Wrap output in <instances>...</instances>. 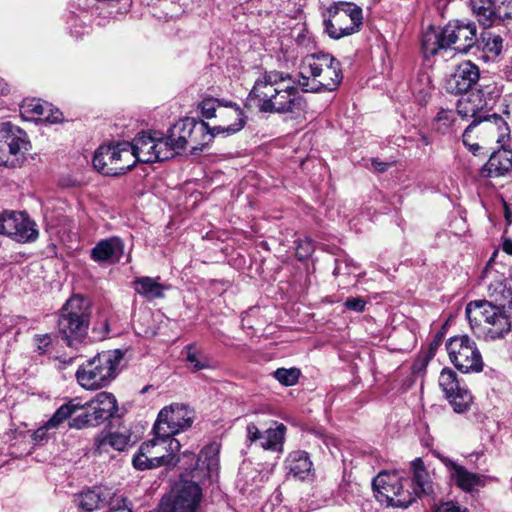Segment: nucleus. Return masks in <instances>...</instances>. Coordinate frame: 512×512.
Instances as JSON below:
<instances>
[{
  "label": "nucleus",
  "instance_id": "1",
  "mask_svg": "<svg viewBox=\"0 0 512 512\" xmlns=\"http://www.w3.org/2000/svg\"><path fill=\"white\" fill-rule=\"evenodd\" d=\"M248 100L264 113H299L305 107V100L292 76L276 70L265 72L256 79Z\"/></svg>",
  "mask_w": 512,
  "mask_h": 512
},
{
  "label": "nucleus",
  "instance_id": "2",
  "mask_svg": "<svg viewBox=\"0 0 512 512\" xmlns=\"http://www.w3.org/2000/svg\"><path fill=\"white\" fill-rule=\"evenodd\" d=\"M413 480L399 471L380 472L372 482L377 500L387 507L407 508L417 497L430 493L432 486L421 458L411 462Z\"/></svg>",
  "mask_w": 512,
  "mask_h": 512
},
{
  "label": "nucleus",
  "instance_id": "3",
  "mask_svg": "<svg viewBox=\"0 0 512 512\" xmlns=\"http://www.w3.org/2000/svg\"><path fill=\"white\" fill-rule=\"evenodd\" d=\"M477 42L474 23L455 20L443 28L429 27L422 34L421 48L425 58L441 50L452 49L459 53L468 52Z\"/></svg>",
  "mask_w": 512,
  "mask_h": 512
},
{
  "label": "nucleus",
  "instance_id": "4",
  "mask_svg": "<svg viewBox=\"0 0 512 512\" xmlns=\"http://www.w3.org/2000/svg\"><path fill=\"white\" fill-rule=\"evenodd\" d=\"M471 330L485 341L504 338L511 331L507 309L485 301H471L465 308Z\"/></svg>",
  "mask_w": 512,
  "mask_h": 512
},
{
  "label": "nucleus",
  "instance_id": "5",
  "mask_svg": "<svg viewBox=\"0 0 512 512\" xmlns=\"http://www.w3.org/2000/svg\"><path fill=\"white\" fill-rule=\"evenodd\" d=\"M299 84L305 92L334 91L342 81L340 62L330 54L308 56L302 65Z\"/></svg>",
  "mask_w": 512,
  "mask_h": 512
},
{
  "label": "nucleus",
  "instance_id": "6",
  "mask_svg": "<svg viewBox=\"0 0 512 512\" xmlns=\"http://www.w3.org/2000/svg\"><path fill=\"white\" fill-rule=\"evenodd\" d=\"M90 318L89 299L81 295H73L66 301L58 318V331L67 346L77 348L85 341Z\"/></svg>",
  "mask_w": 512,
  "mask_h": 512
},
{
  "label": "nucleus",
  "instance_id": "7",
  "mask_svg": "<svg viewBox=\"0 0 512 512\" xmlns=\"http://www.w3.org/2000/svg\"><path fill=\"white\" fill-rule=\"evenodd\" d=\"M123 358L122 351L106 350L83 363L76 371L79 385L86 390L107 387L117 376V368Z\"/></svg>",
  "mask_w": 512,
  "mask_h": 512
},
{
  "label": "nucleus",
  "instance_id": "8",
  "mask_svg": "<svg viewBox=\"0 0 512 512\" xmlns=\"http://www.w3.org/2000/svg\"><path fill=\"white\" fill-rule=\"evenodd\" d=\"M180 442L169 436L154 433V438L143 442L132 459L137 470H148L161 466H175L179 461L176 453L180 450Z\"/></svg>",
  "mask_w": 512,
  "mask_h": 512
},
{
  "label": "nucleus",
  "instance_id": "9",
  "mask_svg": "<svg viewBox=\"0 0 512 512\" xmlns=\"http://www.w3.org/2000/svg\"><path fill=\"white\" fill-rule=\"evenodd\" d=\"M362 22V9L358 5L340 1L328 8L324 28L330 38L337 40L358 32Z\"/></svg>",
  "mask_w": 512,
  "mask_h": 512
},
{
  "label": "nucleus",
  "instance_id": "10",
  "mask_svg": "<svg viewBox=\"0 0 512 512\" xmlns=\"http://www.w3.org/2000/svg\"><path fill=\"white\" fill-rule=\"evenodd\" d=\"M129 142L102 145L94 153L92 164L95 170L106 176L124 174L135 166V159L129 151Z\"/></svg>",
  "mask_w": 512,
  "mask_h": 512
},
{
  "label": "nucleus",
  "instance_id": "11",
  "mask_svg": "<svg viewBox=\"0 0 512 512\" xmlns=\"http://www.w3.org/2000/svg\"><path fill=\"white\" fill-rule=\"evenodd\" d=\"M451 363L463 373L481 372L483 370L482 355L477 344L467 335L454 336L446 343Z\"/></svg>",
  "mask_w": 512,
  "mask_h": 512
},
{
  "label": "nucleus",
  "instance_id": "12",
  "mask_svg": "<svg viewBox=\"0 0 512 512\" xmlns=\"http://www.w3.org/2000/svg\"><path fill=\"white\" fill-rule=\"evenodd\" d=\"M0 234L19 243H31L38 239L39 230L25 211L4 210L0 213Z\"/></svg>",
  "mask_w": 512,
  "mask_h": 512
},
{
  "label": "nucleus",
  "instance_id": "13",
  "mask_svg": "<svg viewBox=\"0 0 512 512\" xmlns=\"http://www.w3.org/2000/svg\"><path fill=\"white\" fill-rule=\"evenodd\" d=\"M27 134L10 122L0 123V165L15 166L29 150Z\"/></svg>",
  "mask_w": 512,
  "mask_h": 512
},
{
  "label": "nucleus",
  "instance_id": "14",
  "mask_svg": "<svg viewBox=\"0 0 512 512\" xmlns=\"http://www.w3.org/2000/svg\"><path fill=\"white\" fill-rule=\"evenodd\" d=\"M195 418V412L188 406L173 403L160 410L153 432L161 436L173 435L190 428Z\"/></svg>",
  "mask_w": 512,
  "mask_h": 512
},
{
  "label": "nucleus",
  "instance_id": "15",
  "mask_svg": "<svg viewBox=\"0 0 512 512\" xmlns=\"http://www.w3.org/2000/svg\"><path fill=\"white\" fill-rule=\"evenodd\" d=\"M129 151L132 153L135 164L137 162L153 163L172 158V148L165 137L156 134L141 133L133 142H129Z\"/></svg>",
  "mask_w": 512,
  "mask_h": 512
},
{
  "label": "nucleus",
  "instance_id": "16",
  "mask_svg": "<svg viewBox=\"0 0 512 512\" xmlns=\"http://www.w3.org/2000/svg\"><path fill=\"white\" fill-rule=\"evenodd\" d=\"M202 498L200 486L193 481H181L171 495L162 498L159 512H198Z\"/></svg>",
  "mask_w": 512,
  "mask_h": 512
},
{
  "label": "nucleus",
  "instance_id": "17",
  "mask_svg": "<svg viewBox=\"0 0 512 512\" xmlns=\"http://www.w3.org/2000/svg\"><path fill=\"white\" fill-rule=\"evenodd\" d=\"M197 135L209 136L208 124L201 121L196 122L193 118L179 120L170 130L166 138L172 148V157L179 154L189 144L193 150H202L198 147Z\"/></svg>",
  "mask_w": 512,
  "mask_h": 512
},
{
  "label": "nucleus",
  "instance_id": "18",
  "mask_svg": "<svg viewBox=\"0 0 512 512\" xmlns=\"http://www.w3.org/2000/svg\"><path fill=\"white\" fill-rule=\"evenodd\" d=\"M489 103L483 97L481 90L471 92L467 97L461 98L457 103V114L463 119L473 118L472 123L466 128L464 136L477 124L486 121L495 124L497 127L505 125L502 117L497 114L484 115L483 111Z\"/></svg>",
  "mask_w": 512,
  "mask_h": 512
},
{
  "label": "nucleus",
  "instance_id": "19",
  "mask_svg": "<svg viewBox=\"0 0 512 512\" xmlns=\"http://www.w3.org/2000/svg\"><path fill=\"white\" fill-rule=\"evenodd\" d=\"M287 428L282 423H275V427H269L264 432L254 423H249L246 427L247 440L250 443H259V447L264 450L282 453Z\"/></svg>",
  "mask_w": 512,
  "mask_h": 512
},
{
  "label": "nucleus",
  "instance_id": "20",
  "mask_svg": "<svg viewBox=\"0 0 512 512\" xmlns=\"http://www.w3.org/2000/svg\"><path fill=\"white\" fill-rule=\"evenodd\" d=\"M479 78L478 66L471 61H464L446 78L445 89L452 94L466 93L477 84Z\"/></svg>",
  "mask_w": 512,
  "mask_h": 512
},
{
  "label": "nucleus",
  "instance_id": "21",
  "mask_svg": "<svg viewBox=\"0 0 512 512\" xmlns=\"http://www.w3.org/2000/svg\"><path fill=\"white\" fill-rule=\"evenodd\" d=\"M220 124L208 126L209 139L219 134L231 135L240 131L245 124V116L239 105L233 101H226L222 109H219Z\"/></svg>",
  "mask_w": 512,
  "mask_h": 512
},
{
  "label": "nucleus",
  "instance_id": "22",
  "mask_svg": "<svg viewBox=\"0 0 512 512\" xmlns=\"http://www.w3.org/2000/svg\"><path fill=\"white\" fill-rule=\"evenodd\" d=\"M449 471L452 481L465 492H472L485 485L486 476L468 471L449 458H441Z\"/></svg>",
  "mask_w": 512,
  "mask_h": 512
},
{
  "label": "nucleus",
  "instance_id": "23",
  "mask_svg": "<svg viewBox=\"0 0 512 512\" xmlns=\"http://www.w3.org/2000/svg\"><path fill=\"white\" fill-rule=\"evenodd\" d=\"M487 286L488 300L491 305H497L502 308L512 310V288L507 285L503 275H494L489 278Z\"/></svg>",
  "mask_w": 512,
  "mask_h": 512
},
{
  "label": "nucleus",
  "instance_id": "24",
  "mask_svg": "<svg viewBox=\"0 0 512 512\" xmlns=\"http://www.w3.org/2000/svg\"><path fill=\"white\" fill-rule=\"evenodd\" d=\"M23 115H31L33 120H44L50 123H59L63 119L60 111H53L48 103H42L39 99L24 100L20 106Z\"/></svg>",
  "mask_w": 512,
  "mask_h": 512
},
{
  "label": "nucleus",
  "instance_id": "25",
  "mask_svg": "<svg viewBox=\"0 0 512 512\" xmlns=\"http://www.w3.org/2000/svg\"><path fill=\"white\" fill-rule=\"evenodd\" d=\"M114 493L111 489L104 486H95L79 494L78 506L86 511L93 512L103 505L108 504Z\"/></svg>",
  "mask_w": 512,
  "mask_h": 512
},
{
  "label": "nucleus",
  "instance_id": "26",
  "mask_svg": "<svg viewBox=\"0 0 512 512\" xmlns=\"http://www.w3.org/2000/svg\"><path fill=\"white\" fill-rule=\"evenodd\" d=\"M512 169V150L499 149L493 152L483 166L481 174L486 177H499Z\"/></svg>",
  "mask_w": 512,
  "mask_h": 512
},
{
  "label": "nucleus",
  "instance_id": "27",
  "mask_svg": "<svg viewBox=\"0 0 512 512\" xmlns=\"http://www.w3.org/2000/svg\"><path fill=\"white\" fill-rule=\"evenodd\" d=\"M82 405L93 410L101 423L113 417L118 410L117 400L109 392H100L92 400L82 403Z\"/></svg>",
  "mask_w": 512,
  "mask_h": 512
},
{
  "label": "nucleus",
  "instance_id": "28",
  "mask_svg": "<svg viewBox=\"0 0 512 512\" xmlns=\"http://www.w3.org/2000/svg\"><path fill=\"white\" fill-rule=\"evenodd\" d=\"M312 461L307 452L293 451L285 460V469L288 474L301 480L307 478L312 472Z\"/></svg>",
  "mask_w": 512,
  "mask_h": 512
},
{
  "label": "nucleus",
  "instance_id": "29",
  "mask_svg": "<svg viewBox=\"0 0 512 512\" xmlns=\"http://www.w3.org/2000/svg\"><path fill=\"white\" fill-rule=\"evenodd\" d=\"M123 252V243L117 237L100 241L91 251V258L96 262L118 260Z\"/></svg>",
  "mask_w": 512,
  "mask_h": 512
},
{
  "label": "nucleus",
  "instance_id": "30",
  "mask_svg": "<svg viewBox=\"0 0 512 512\" xmlns=\"http://www.w3.org/2000/svg\"><path fill=\"white\" fill-rule=\"evenodd\" d=\"M133 286L139 295L147 300H154L164 297L165 285L158 281V278L147 276L138 277L133 281Z\"/></svg>",
  "mask_w": 512,
  "mask_h": 512
},
{
  "label": "nucleus",
  "instance_id": "31",
  "mask_svg": "<svg viewBox=\"0 0 512 512\" xmlns=\"http://www.w3.org/2000/svg\"><path fill=\"white\" fill-rule=\"evenodd\" d=\"M470 6L477 17L479 23L483 26H490L497 10L492 0H470Z\"/></svg>",
  "mask_w": 512,
  "mask_h": 512
},
{
  "label": "nucleus",
  "instance_id": "32",
  "mask_svg": "<svg viewBox=\"0 0 512 512\" xmlns=\"http://www.w3.org/2000/svg\"><path fill=\"white\" fill-rule=\"evenodd\" d=\"M84 408L85 405H82L78 398H74L56 410L53 416L48 420L47 426L55 428L72 416L77 410Z\"/></svg>",
  "mask_w": 512,
  "mask_h": 512
},
{
  "label": "nucleus",
  "instance_id": "33",
  "mask_svg": "<svg viewBox=\"0 0 512 512\" xmlns=\"http://www.w3.org/2000/svg\"><path fill=\"white\" fill-rule=\"evenodd\" d=\"M186 350V360L190 364V368L193 371H200L212 367L210 358L203 354L201 351L197 350L194 344H189L186 347Z\"/></svg>",
  "mask_w": 512,
  "mask_h": 512
},
{
  "label": "nucleus",
  "instance_id": "34",
  "mask_svg": "<svg viewBox=\"0 0 512 512\" xmlns=\"http://www.w3.org/2000/svg\"><path fill=\"white\" fill-rule=\"evenodd\" d=\"M439 385L446 397L448 394H453L464 387V385H461L458 380L456 372L450 368H444L441 371L439 376Z\"/></svg>",
  "mask_w": 512,
  "mask_h": 512
},
{
  "label": "nucleus",
  "instance_id": "35",
  "mask_svg": "<svg viewBox=\"0 0 512 512\" xmlns=\"http://www.w3.org/2000/svg\"><path fill=\"white\" fill-rule=\"evenodd\" d=\"M446 398L457 413L466 412L472 403V396L465 386L453 394H448Z\"/></svg>",
  "mask_w": 512,
  "mask_h": 512
},
{
  "label": "nucleus",
  "instance_id": "36",
  "mask_svg": "<svg viewBox=\"0 0 512 512\" xmlns=\"http://www.w3.org/2000/svg\"><path fill=\"white\" fill-rule=\"evenodd\" d=\"M226 101L224 99L204 97L198 104L201 116L206 119L218 117L219 109H222Z\"/></svg>",
  "mask_w": 512,
  "mask_h": 512
},
{
  "label": "nucleus",
  "instance_id": "37",
  "mask_svg": "<svg viewBox=\"0 0 512 512\" xmlns=\"http://www.w3.org/2000/svg\"><path fill=\"white\" fill-rule=\"evenodd\" d=\"M481 41L484 52L494 57L500 55L503 48V39L500 35L486 31L482 33Z\"/></svg>",
  "mask_w": 512,
  "mask_h": 512
},
{
  "label": "nucleus",
  "instance_id": "38",
  "mask_svg": "<svg viewBox=\"0 0 512 512\" xmlns=\"http://www.w3.org/2000/svg\"><path fill=\"white\" fill-rule=\"evenodd\" d=\"M218 462V449L216 446L210 445L201 450L196 467H206L209 471H213L217 469Z\"/></svg>",
  "mask_w": 512,
  "mask_h": 512
},
{
  "label": "nucleus",
  "instance_id": "39",
  "mask_svg": "<svg viewBox=\"0 0 512 512\" xmlns=\"http://www.w3.org/2000/svg\"><path fill=\"white\" fill-rule=\"evenodd\" d=\"M129 437L121 433H110L103 437L99 442V447H112L117 451H123L128 445Z\"/></svg>",
  "mask_w": 512,
  "mask_h": 512
},
{
  "label": "nucleus",
  "instance_id": "40",
  "mask_svg": "<svg viewBox=\"0 0 512 512\" xmlns=\"http://www.w3.org/2000/svg\"><path fill=\"white\" fill-rule=\"evenodd\" d=\"M87 409V411L75 416L72 419L70 423L71 427L81 429L84 427H95L101 423L100 420L96 418L94 411L90 410V408Z\"/></svg>",
  "mask_w": 512,
  "mask_h": 512
},
{
  "label": "nucleus",
  "instance_id": "41",
  "mask_svg": "<svg viewBox=\"0 0 512 512\" xmlns=\"http://www.w3.org/2000/svg\"><path fill=\"white\" fill-rule=\"evenodd\" d=\"M455 121V114L450 109H440L437 113L434 122L436 130L440 133H446Z\"/></svg>",
  "mask_w": 512,
  "mask_h": 512
},
{
  "label": "nucleus",
  "instance_id": "42",
  "mask_svg": "<svg viewBox=\"0 0 512 512\" xmlns=\"http://www.w3.org/2000/svg\"><path fill=\"white\" fill-rule=\"evenodd\" d=\"M300 371L297 368H278L274 372V377L285 386H293L297 383Z\"/></svg>",
  "mask_w": 512,
  "mask_h": 512
},
{
  "label": "nucleus",
  "instance_id": "43",
  "mask_svg": "<svg viewBox=\"0 0 512 512\" xmlns=\"http://www.w3.org/2000/svg\"><path fill=\"white\" fill-rule=\"evenodd\" d=\"M109 509L107 512H133L131 503L127 498L121 495H113L108 502Z\"/></svg>",
  "mask_w": 512,
  "mask_h": 512
},
{
  "label": "nucleus",
  "instance_id": "44",
  "mask_svg": "<svg viewBox=\"0 0 512 512\" xmlns=\"http://www.w3.org/2000/svg\"><path fill=\"white\" fill-rule=\"evenodd\" d=\"M314 251V244L310 238L298 241L296 247V256L299 260H305L311 256Z\"/></svg>",
  "mask_w": 512,
  "mask_h": 512
},
{
  "label": "nucleus",
  "instance_id": "45",
  "mask_svg": "<svg viewBox=\"0 0 512 512\" xmlns=\"http://www.w3.org/2000/svg\"><path fill=\"white\" fill-rule=\"evenodd\" d=\"M33 341L39 354H45L50 351L52 345L51 334H37L34 336Z\"/></svg>",
  "mask_w": 512,
  "mask_h": 512
},
{
  "label": "nucleus",
  "instance_id": "46",
  "mask_svg": "<svg viewBox=\"0 0 512 512\" xmlns=\"http://www.w3.org/2000/svg\"><path fill=\"white\" fill-rule=\"evenodd\" d=\"M344 306L348 310L363 312L365 310L366 301L361 297H350L345 300Z\"/></svg>",
  "mask_w": 512,
  "mask_h": 512
},
{
  "label": "nucleus",
  "instance_id": "47",
  "mask_svg": "<svg viewBox=\"0 0 512 512\" xmlns=\"http://www.w3.org/2000/svg\"><path fill=\"white\" fill-rule=\"evenodd\" d=\"M497 14L504 19H512V0H503L497 8Z\"/></svg>",
  "mask_w": 512,
  "mask_h": 512
},
{
  "label": "nucleus",
  "instance_id": "48",
  "mask_svg": "<svg viewBox=\"0 0 512 512\" xmlns=\"http://www.w3.org/2000/svg\"><path fill=\"white\" fill-rule=\"evenodd\" d=\"M92 332L95 334L94 338L96 340L105 339L109 333V324H108L107 319H103L99 323V327H97V326L93 327Z\"/></svg>",
  "mask_w": 512,
  "mask_h": 512
},
{
  "label": "nucleus",
  "instance_id": "49",
  "mask_svg": "<svg viewBox=\"0 0 512 512\" xmlns=\"http://www.w3.org/2000/svg\"><path fill=\"white\" fill-rule=\"evenodd\" d=\"M48 428L49 427L46 424L45 426L40 427L39 429L34 431V433L32 434V440H33L35 445H43L45 442H47V440H48V434H47Z\"/></svg>",
  "mask_w": 512,
  "mask_h": 512
},
{
  "label": "nucleus",
  "instance_id": "50",
  "mask_svg": "<svg viewBox=\"0 0 512 512\" xmlns=\"http://www.w3.org/2000/svg\"><path fill=\"white\" fill-rule=\"evenodd\" d=\"M59 185L61 188H79L81 187V181L78 180L76 177H73L71 175L63 176L59 180Z\"/></svg>",
  "mask_w": 512,
  "mask_h": 512
},
{
  "label": "nucleus",
  "instance_id": "51",
  "mask_svg": "<svg viewBox=\"0 0 512 512\" xmlns=\"http://www.w3.org/2000/svg\"><path fill=\"white\" fill-rule=\"evenodd\" d=\"M435 512H469L467 508H462L453 502H444L440 504Z\"/></svg>",
  "mask_w": 512,
  "mask_h": 512
},
{
  "label": "nucleus",
  "instance_id": "52",
  "mask_svg": "<svg viewBox=\"0 0 512 512\" xmlns=\"http://www.w3.org/2000/svg\"><path fill=\"white\" fill-rule=\"evenodd\" d=\"M371 165L377 172L383 173L395 165L394 161L384 162L379 159H372Z\"/></svg>",
  "mask_w": 512,
  "mask_h": 512
},
{
  "label": "nucleus",
  "instance_id": "53",
  "mask_svg": "<svg viewBox=\"0 0 512 512\" xmlns=\"http://www.w3.org/2000/svg\"><path fill=\"white\" fill-rule=\"evenodd\" d=\"M350 265H353L352 264V261H348V260H345V261H340V260H336V266L334 268V272L333 274L334 275H340V274H350L351 273V270L348 269Z\"/></svg>",
  "mask_w": 512,
  "mask_h": 512
},
{
  "label": "nucleus",
  "instance_id": "54",
  "mask_svg": "<svg viewBox=\"0 0 512 512\" xmlns=\"http://www.w3.org/2000/svg\"><path fill=\"white\" fill-rule=\"evenodd\" d=\"M497 255H498V250H495L492 253L489 261L487 262V264H486V266H485V268H484V270L482 272V277L483 278L489 279L492 276V274H494V272L492 270V263L495 261Z\"/></svg>",
  "mask_w": 512,
  "mask_h": 512
},
{
  "label": "nucleus",
  "instance_id": "55",
  "mask_svg": "<svg viewBox=\"0 0 512 512\" xmlns=\"http://www.w3.org/2000/svg\"><path fill=\"white\" fill-rule=\"evenodd\" d=\"M501 246H502V250L505 253L512 255V240L510 238L504 237L502 240Z\"/></svg>",
  "mask_w": 512,
  "mask_h": 512
},
{
  "label": "nucleus",
  "instance_id": "56",
  "mask_svg": "<svg viewBox=\"0 0 512 512\" xmlns=\"http://www.w3.org/2000/svg\"><path fill=\"white\" fill-rule=\"evenodd\" d=\"M9 92V85L7 82L0 77V97L6 95Z\"/></svg>",
  "mask_w": 512,
  "mask_h": 512
},
{
  "label": "nucleus",
  "instance_id": "57",
  "mask_svg": "<svg viewBox=\"0 0 512 512\" xmlns=\"http://www.w3.org/2000/svg\"><path fill=\"white\" fill-rule=\"evenodd\" d=\"M419 140H420V141H421L425 146H428V145H430V144H431V140H430V138H429L427 135L423 134V133H420V134H419Z\"/></svg>",
  "mask_w": 512,
  "mask_h": 512
},
{
  "label": "nucleus",
  "instance_id": "58",
  "mask_svg": "<svg viewBox=\"0 0 512 512\" xmlns=\"http://www.w3.org/2000/svg\"><path fill=\"white\" fill-rule=\"evenodd\" d=\"M438 346V341H435L433 344H431L430 346V349H429V357L432 358L435 354V349L437 348Z\"/></svg>",
  "mask_w": 512,
  "mask_h": 512
}]
</instances>
